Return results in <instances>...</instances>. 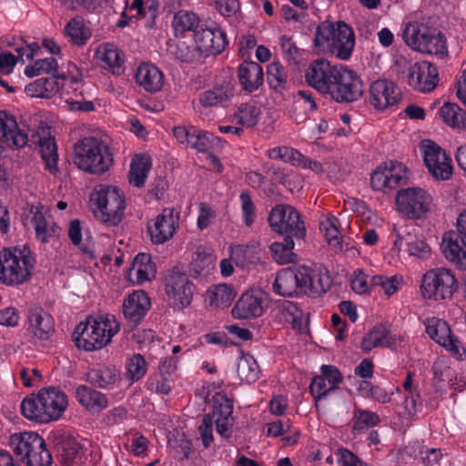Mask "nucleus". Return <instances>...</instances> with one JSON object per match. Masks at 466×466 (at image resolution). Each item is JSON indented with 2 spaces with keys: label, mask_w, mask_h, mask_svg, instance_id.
<instances>
[{
  "label": "nucleus",
  "mask_w": 466,
  "mask_h": 466,
  "mask_svg": "<svg viewBox=\"0 0 466 466\" xmlns=\"http://www.w3.org/2000/svg\"><path fill=\"white\" fill-rule=\"evenodd\" d=\"M67 406L66 394L55 387L44 388L21 402L22 414L30 420L50 422L61 417Z\"/></svg>",
  "instance_id": "2"
},
{
  "label": "nucleus",
  "mask_w": 466,
  "mask_h": 466,
  "mask_svg": "<svg viewBox=\"0 0 466 466\" xmlns=\"http://www.w3.org/2000/svg\"><path fill=\"white\" fill-rule=\"evenodd\" d=\"M403 177H370V184L374 191L388 194L397 189Z\"/></svg>",
  "instance_id": "59"
},
{
  "label": "nucleus",
  "mask_w": 466,
  "mask_h": 466,
  "mask_svg": "<svg viewBox=\"0 0 466 466\" xmlns=\"http://www.w3.org/2000/svg\"><path fill=\"white\" fill-rule=\"evenodd\" d=\"M294 238L284 237L283 242H274L269 248L274 260L279 264L294 262L296 254L293 252Z\"/></svg>",
  "instance_id": "51"
},
{
  "label": "nucleus",
  "mask_w": 466,
  "mask_h": 466,
  "mask_svg": "<svg viewBox=\"0 0 466 466\" xmlns=\"http://www.w3.org/2000/svg\"><path fill=\"white\" fill-rule=\"evenodd\" d=\"M401 100V93L398 86L388 79H379L370 86L369 103L375 109L383 111L397 106Z\"/></svg>",
  "instance_id": "17"
},
{
  "label": "nucleus",
  "mask_w": 466,
  "mask_h": 466,
  "mask_svg": "<svg viewBox=\"0 0 466 466\" xmlns=\"http://www.w3.org/2000/svg\"><path fill=\"white\" fill-rule=\"evenodd\" d=\"M213 409L211 413L205 414L198 427L200 438L205 448H208L213 438V424L217 432L228 440L232 435L234 425L233 400L223 392H217L212 398Z\"/></svg>",
  "instance_id": "5"
},
{
  "label": "nucleus",
  "mask_w": 466,
  "mask_h": 466,
  "mask_svg": "<svg viewBox=\"0 0 466 466\" xmlns=\"http://www.w3.org/2000/svg\"><path fill=\"white\" fill-rule=\"evenodd\" d=\"M118 378L119 373L114 367L100 366L87 372V380L97 388L106 389L116 383Z\"/></svg>",
  "instance_id": "47"
},
{
  "label": "nucleus",
  "mask_w": 466,
  "mask_h": 466,
  "mask_svg": "<svg viewBox=\"0 0 466 466\" xmlns=\"http://www.w3.org/2000/svg\"><path fill=\"white\" fill-rule=\"evenodd\" d=\"M150 306V299L146 292L135 291L125 299L123 312L128 321L137 324L144 319Z\"/></svg>",
  "instance_id": "28"
},
{
  "label": "nucleus",
  "mask_w": 466,
  "mask_h": 466,
  "mask_svg": "<svg viewBox=\"0 0 466 466\" xmlns=\"http://www.w3.org/2000/svg\"><path fill=\"white\" fill-rule=\"evenodd\" d=\"M201 25L198 14L188 10L176 12L171 22L173 33L177 38L186 37L188 33L194 35Z\"/></svg>",
  "instance_id": "34"
},
{
  "label": "nucleus",
  "mask_w": 466,
  "mask_h": 466,
  "mask_svg": "<svg viewBox=\"0 0 466 466\" xmlns=\"http://www.w3.org/2000/svg\"><path fill=\"white\" fill-rule=\"evenodd\" d=\"M353 419L355 420L353 430L357 431L376 426L380 420L377 413L359 408L355 409Z\"/></svg>",
  "instance_id": "60"
},
{
  "label": "nucleus",
  "mask_w": 466,
  "mask_h": 466,
  "mask_svg": "<svg viewBox=\"0 0 466 466\" xmlns=\"http://www.w3.org/2000/svg\"><path fill=\"white\" fill-rule=\"evenodd\" d=\"M102 66L113 75L120 76L125 72L124 55L114 45L106 44L100 53Z\"/></svg>",
  "instance_id": "39"
},
{
  "label": "nucleus",
  "mask_w": 466,
  "mask_h": 466,
  "mask_svg": "<svg viewBox=\"0 0 466 466\" xmlns=\"http://www.w3.org/2000/svg\"><path fill=\"white\" fill-rule=\"evenodd\" d=\"M234 94V86L230 82H224L201 93L198 100L204 107H227L230 104Z\"/></svg>",
  "instance_id": "30"
},
{
  "label": "nucleus",
  "mask_w": 466,
  "mask_h": 466,
  "mask_svg": "<svg viewBox=\"0 0 466 466\" xmlns=\"http://www.w3.org/2000/svg\"><path fill=\"white\" fill-rule=\"evenodd\" d=\"M269 226L274 232L283 237L303 239L306 227L298 210L290 205H277L268 218Z\"/></svg>",
  "instance_id": "11"
},
{
  "label": "nucleus",
  "mask_w": 466,
  "mask_h": 466,
  "mask_svg": "<svg viewBox=\"0 0 466 466\" xmlns=\"http://www.w3.org/2000/svg\"><path fill=\"white\" fill-rule=\"evenodd\" d=\"M393 233L395 234L393 248L398 252L401 250L402 247H406V248L410 247L418 238L415 228L410 226L397 228L394 225Z\"/></svg>",
  "instance_id": "58"
},
{
  "label": "nucleus",
  "mask_w": 466,
  "mask_h": 466,
  "mask_svg": "<svg viewBox=\"0 0 466 466\" xmlns=\"http://www.w3.org/2000/svg\"><path fill=\"white\" fill-rule=\"evenodd\" d=\"M135 271L137 277V283L142 284L145 281L151 280L155 278L156 270L155 266L151 262V258L148 254L140 253L133 260L131 268H129V276Z\"/></svg>",
  "instance_id": "45"
},
{
  "label": "nucleus",
  "mask_w": 466,
  "mask_h": 466,
  "mask_svg": "<svg viewBox=\"0 0 466 466\" xmlns=\"http://www.w3.org/2000/svg\"><path fill=\"white\" fill-rule=\"evenodd\" d=\"M408 85L421 93L431 92L439 82V71L435 65L420 61L410 65L407 70Z\"/></svg>",
  "instance_id": "16"
},
{
  "label": "nucleus",
  "mask_w": 466,
  "mask_h": 466,
  "mask_svg": "<svg viewBox=\"0 0 466 466\" xmlns=\"http://www.w3.org/2000/svg\"><path fill=\"white\" fill-rule=\"evenodd\" d=\"M43 208L41 204L37 206L27 204L29 214L32 215L29 221L35 231L36 238L43 243H47L54 238H57L62 232V228L54 221H49L46 218Z\"/></svg>",
  "instance_id": "23"
},
{
  "label": "nucleus",
  "mask_w": 466,
  "mask_h": 466,
  "mask_svg": "<svg viewBox=\"0 0 466 466\" xmlns=\"http://www.w3.org/2000/svg\"><path fill=\"white\" fill-rule=\"evenodd\" d=\"M420 148L431 175H452L451 158L437 143L424 139Z\"/></svg>",
  "instance_id": "19"
},
{
  "label": "nucleus",
  "mask_w": 466,
  "mask_h": 466,
  "mask_svg": "<svg viewBox=\"0 0 466 466\" xmlns=\"http://www.w3.org/2000/svg\"><path fill=\"white\" fill-rule=\"evenodd\" d=\"M362 81L360 76L352 69L340 66L327 95L338 103H350L357 101L363 95Z\"/></svg>",
  "instance_id": "12"
},
{
  "label": "nucleus",
  "mask_w": 466,
  "mask_h": 466,
  "mask_svg": "<svg viewBox=\"0 0 466 466\" xmlns=\"http://www.w3.org/2000/svg\"><path fill=\"white\" fill-rule=\"evenodd\" d=\"M280 46L284 59L290 65H298L300 53L295 43L283 35L280 37Z\"/></svg>",
  "instance_id": "64"
},
{
  "label": "nucleus",
  "mask_w": 466,
  "mask_h": 466,
  "mask_svg": "<svg viewBox=\"0 0 466 466\" xmlns=\"http://www.w3.org/2000/svg\"><path fill=\"white\" fill-rule=\"evenodd\" d=\"M426 332L431 339L447 349L457 359L462 360L465 356L466 350L463 349L462 352L460 351V341L452 335L446 321L434 318L428 319Z\"/></svg>",
  "instance_id": "20"
},
{
  "label": "nucleus",
  "mask_w": 466,
  "mask_h": 466,
  "mask_svg": "<svg viewBox=\"0 0 466 466\" xmlns=\"http://www.w3.org/2000/svg\"><path fill=\"white\" fill-rule=\"evenodd\" d=\"M263 296L260 290L242 294L232 309L233 317L248 319L261 316L265 309Z\"/></svg>",
  "instance_id": "26"
},
{
  "label": "nucleus",
  "mask_w": 466,
  "mask_h": 466,
  "mask_svg": "<svg viewBox=\"0 0 466 466\" xmlns=\"http://www.w3.org/2000/svg\"><path fill=\"white\" fill-rule=\"evenodd\" d=\"M177 221V212L173 208H164L162 213L156 217L154 224L147 227L152 241L162 244L170 239L176 232Z\"/></svg>",
  "instance_id": "24"
},
{
  "label": "nucleus",
  "mask_w": 466,
  "mask_h": 466,
  "mask_svg": "<svg viewBox=\"0 0 466 466\" xmlns=\"http://www.w3.org/2000/svg\"><path fill=\"white\" fill-rule=\"evenodd\" d=\"M159 8L157 0H134L131 4V9L137 11L138 18H145L148 16V26L152 27L155 25L156 18Z\"/></svg>",
  "instance_id": "55"
},
{
  "label": "nucleus",
  "mask_w": 466,
  "mask_h": 466,
  "mask_svg": "<svg viewBox=\"0 0 466 466\" xmlns=\"http://www.w3.org/2000/svg\"><path fill=\"white\" fill-rule=\"evenodd\" d=\"M305 269H291L289 268L279 270L273 283V290L282 297L302 295V281L308 279Z\"/></svg>",
  "instance_id": "22"
},
{
  "label": "nucleus",
  "mask_w": 466,
  "mask_h": 466,
  "mask_svg": "<svg viewBox=\"0 0 466 466\" xmlns=\"http://www.w3.org/2000/svg\"><path fill=\"white\" fill-rule=\"evenodd\" d=\"M398 276L385 277L382 275H375L370 279V287L373 289L380 288L387 296H391L399 289Z\"/></svg>",
  "instance_id": "61"
},
{
  "label": "nucleus",
  "mask_w": 466,
  "mask_h": 466,
  "mask_svg": "<svg viewBox=\"0 0 466 466\" xmlns=\"http://www.w3.org/2000/svg\"><path fill=\"white\" fill-rule=\"evenodd\" d=\"M152 167V158L147 153L134 155L128 175H147Z\"/></svg>",
  "instance_id": "62"
},
{
  "label": "nucleus",
  "mask_w": 466,
  "mask_h": 466,
  "mask_svg": "<svg viewBox=\"0 0 466 466\" xmlns=\"http://www.w3.org/2000/svg\"><path fill=\"white\" fill-rule=\"evenodd\" d=\"M24 73L28 77H34L41 74L50 75V77L56 79L65 80L66 75L58 72V63L55 57H46L44 59H37L33 64L25 66Z\"/></svg>",
  "instance_id": "40"
},
{
  "label": "nucleus",
  "mask_w": 466,
  "mask_h": 466,
  "mask_svg": "<svg viewBox=\"0 0 466 466\" xmlns=\"http://www.w3.org/2000/svg\"><path fill=\"white\" fill-rule=\"evenodd\" d=\"M267 81L269 87L282 94L288 88V76L284 66L279 62H272L267 68Z\"/></svg>",
  "instance_id": "49"
},
{
  "label": "nucleus",
  "mask_w": 466,
  "mask_h": 466,
  "mask_svg": "<svg viewBox=\"0 0 466 466\" xmlns=\"http://www.w3.org/2000/svg\"><path fill=\"white\" fill-rule=\"evenodd\" d=\"M44 444L45 440L33 431L15 433L10 437V446L14 452L21 457L22 461L34 451V449H40Z\"/></svg>",
  "instance_id": "33"
},
{
  "label": "nucleus",
  "mask_w": 466,
  "mask_h": 466,
  "mask_svg": "<svg viewBox=\"0 0 466 466\" xmlns=\"http://www.w3.org/2000/svg\"><path fill=\"white\" fill-rule=\"evenodd\" d=\"M237 292L231 285L219 284L209 289L206 294V300L210 307H228L235 299Z\"/></svg>",
  "instance_id": "42"
},
{
  "label": "nucleus",
  "mask_w": 466,
  "mask_h": 466,
  "mask_svg": "<svg viewBox=\"0 0 466 466\" xmlns=\"http://www.w3.org/2000/svg\"><path fill=\"white\" fill-rule=\"evenodd\" d=\"M402 37L407 46L415 51L441 56L448 52L445 36L437 28L425 23H408Z\"/></svg>",
  "instance_id": "8"
},
{
  "label": "nucleus",
  "mask_w": 466,
  "mask_h": 466,
  "mask_svg": "<svg viewBox=\"0 0 466 466\" xmlns=\"http://www.w3.org/2000/svg\"><path fill=\"white\" fill-rule=\"evenodd\" d=\"M56 455L63 466H82L88 459V451L75 438L60 431L51 436Z\"/></svg>",
  "instance_id": "13"
},
{
  "label": "nucleus",
  "mask_w": 466,
  "mask_h": 466,
  "mask_svg": "<svg viewBox=\"0 0 466 466\" xmlns=\"http://www.w3.org/2000/svg\"><path fill=\"white\" fill-rule=\"evenodd\" d=\"M147 370V364L141 354H134L127 361V378L132 382L142 379Z\"/></svg>",
  "instance_id": "57"
},
{
  "label": "nucleus",
  "mask_w": 466,
  "mask_h": 466,
  "mask_svg": "<svg viewBox=\"0 0 466 466\" xmlns=\"http://www.w3.org/2000/svg\"><path fill=\"white\" fill-rule=\"evenodd\" d=\"M338 219L335 217L326 218L324 221L320 222V228L325 231L326 239L335 252L349 250L348 243L345 244L346 248H344L343 240L336 225Z\"/></svg>",
  "instance_id": "50"
},
{
  "label": "nucleus",
  "mask_w": 466,
  "mask_h": 466,
  "mask_svg": "<svg viewBox=\"0 0 466 466\" xmlns=\"http://www.w3.org/2000/svg\"><path fill=\"white\" fill-rule=\"evenodd\" d=\"M262 115V109L256 100H249L238 106L234 118L237 124L245 127H255Z\"/></svg>",
  "instance_id": "41"
},
{
  "label": "nucleus",
  "mask_w": 466,
  "mask_h": 466,
  "mask_svg": "<svg viewBox=\"0 0 466 466\" xmlns=\"http://www.w3.org/2000/svg\"><path fill=\"white\" fill-rule=\"evenodd\" d=\"M397 210L408 219L420 220L431 213L433 199L432 197L420 187H408L397 191Z\"/></svg>",
  "instance_id": "9"
},
{
  "label": "nucleus",
  "mask_w": 466,
  "mask_h": 466,
  "mask_svg": "<svg viewBox=\"0 0 466 466\" xmlns=\"http://www.w3.org/2000/svg\"><path fill=\"white\" fill-rule=\"evenodd\" d=\"M27 332L33 338L47 339L55 331L51 315L43 309H30L27 317Z\"/></svg>",
  "instance_id": "31"
},
{
  "label": "nucleus",
  "mask_w": 466,
  "mask_h": 466,
  "mask_svg": "<svg viewBox=\"0 0 466 466\" xmlns=\"http://www.w3.org/2000/svg\"><path fill=\"white\" fill-rule=\"evenodd\" d=\"M74 164L91 175H103L113 165V152L101 138L86 137L74 146Z\"/></svg>",
  "instance_id": "3"
},
{
  "label": "nucleus",
  "mask_w": 466,
  "mask_h": 466,
  "mask_svg": "<svg viewBox=\"0 0 466 466\" xmlns=\"http://www.w3.org/2000/svg\"><path fill=\"white\" fill-rule=\"evenodd\" d=\"M443 122L454 128H466V111L457 104L447 102L439 110Z\"/></svg>",
  "instance_id": "46"
},
{
  "label": "nucleus",
  "mask_w": 466,
  "mask_h": 466,
  "mask_svg": "<svg viewBox=\"0 0 466 466\" xmlns=\"http://www.w3.org/2000/svg\"><path fill=\"white\" fill-rule=\"evenodd\" d=\"M230 258L242 268L260 260V247L256 241L236 245L230 248Z\"/></svg>",
  "instance_id": "36"
},
{
  "label": "nucleus",
  "mask_w": 466,
  "mask_h": 466,
  "mask_svg": "<svg viewBox=\"0 0 466 466\" xmlns=\"http://www.w3.org/2000/svg\"><path fill=\"white\" fill-rule=\"evenodd\" d=\"M194 40L205 59L221 54L228 45L226 32L216 23L202 24L196 31Z\"/></svg>",
  "instance_id": "14"
},
{
  "label": "nucleus",
  "mask_w": 466,
  "mask_h": 466,
  "mask_svg": "<svg viewBox=\"0 0 466 466\" xmlns=\"http://www.w3.org/2000/svg\"><path fill=\"white\" fill-rule=\"evenodd\" d=\"M137 84L148 93L161 90L164 84V75L160 69L152 63H142L135 74Z\"/></svg>",
  "instance_id": "29"
},
{
  "label": "nucleus",
  "mask_w": 466,
  "mask_h": 466,
  "mask_svg": "<svg viewBox=\"0 0 466 466\" xmlns=\"http://www.w3.org/2000/svg\"><path fill=\"white\" fill-rule=\"evenodd\" d=\"M314 44L316 46L327 45L332 55L347 61L351 57L355 46V34L344 21H323L317 27Z\"/></svg>",
  "instance_id": "7"
},
{
  "label": "nucleus",
  "mask_w": 466,
  "mask_h": 466,
  "mask_svg": "<svg viewBox=\"0 0 466 466\" xmlns=\"http://www.w3.org/2000/svg\"><path fill=\"white\" fill-rule=\"evenodd\" d=\"M35 258L28 248H4L0 250V282L19 286L33 274Z\"/></svg>",
  "instance_id": "6"
},
{
  "label": "nucleus",
  "mask_w": 466,
  "mask_h": 466,
  "mask_svg": "<svg viewBox=\"0 0 466 466\" xmlns=\"http://www.w3.org/2000/svg\"><path fill=\"white\" fill-rule=\"evenodd\" d=\"M26 466H51L53 460L49 451L46 447V443L42 448L35 450L23 461Z\"/></svg>",
  "instance_id": "63"
},
{
  "label": "nucleus",
  "mask_w": 466,
  "mask_h": 466,
  "mask_svg": "<svg viewBox=\"0 0 466 466\" xmlns=\"http://www.w3.org/2000/svg\"><path fill=\"white\" fill-rule=\"evenodd\" d=\"M441 248L446 259L461 269L466 268V239L461 238L460 233H444Z\"/></svg>",
  "instance_id": "25"
},
{
  "label": "nucleus",
  "mask_w": 466,
  "mask_h": 466,
  "mask_svg": "<svg viewBox=\"0 0 466 466\" xmlns=\"http://www.w3.org/2000/svg\"><path fill=\"white\" fill-rule=\"evenodd\" d=\"M165 290L179 308L187 307L192 300L194 285L187 274L177 268L168 270L165 276Z\"/></svg>",
  "instance_id": "15"
},
{
  "label": "nucleus",
  "mask_w": 466,
  "mask_h": 466,
  "mask_svg": "<svg viewBox=\"0 0 466 466\" xmlns=\"http://www.w3.org/2000/svg\"><path fill=\"white\" fill-rule=\"evenodd\" d=\"M238 78L243 90L252 93L263 84V68L257 62L244 61L238 66Z\"/></svg>",
  "instance_id": "32"
},
{
  "label": "nucleus",
  "mask_w": 466,
  "mask_h": 466,
  "mask_svg": "<svg viewBox=\"0 0 466 466\" xmlns=\"http://www.w3.org/2000/svg\"><path fill=\"white\" fill-rule=\"evenodd\" d=\"M457 288L458 283L451 270L437 268L422 276L420 292L426 299L444 300L451 299Z\"/></svg>",
  "instance_id": "10"
},
{
  "label": "nucleus",
  "mask_w": 466,
  "mask_h": 466,
  "mask_svg": "<svg viewBox=\"0 0 466 466\" xmlns=\"http://www.w3.org/2000/svg\"><path fill=\"white\" fill-rule=\"evenodd\" d=\"M268 157L271 159H279L286 163H290L293 166H298L303 168H309L314 173L318 174L322 171V165L318 161H313L310 158L303 156L298 150L289 147H273L268 152Z\"/></svg>",
  "instance_id": "27"
},
{
  "label": "nucleus",
  "mask_w": 466,
  "mask_h": 466,
  "mask_svg": "<svg viewBox=\"0 0 466 466\" xmlns=\"http://www.w3.org/2000/svg\"><path fill=\"white\" fill-rule=\"evenodd\" d=\"M59 80L56 77L38 78L26 85L25 92L31 97L51 98L62 88Z\"/></svg>",
  "instance_id": "37"
},
{
  "label": "nucleus",
  "mask_w": 466,
  "mask_h": 466,
  "mask_svg": "<svg viewBox=\"0 0 466 466\" xmlns=\"http://www.w3.org/2000/svg\"><path fill=\"white\" fill-rule=\"evenodd\" d=\"M170 53L183 63L201 64L204 62V55L200 53L197 45H188L185 41H179L176 46H169Z\"/></svg>",
  "instance_id": "44"
},
{
  "label": "nucleus",
  "mask_w": 466,
  "mask_h": 466,
  "mask_svg": "<svg viewBox=\"0 0 466 466\" xmlns=\"http://www.w3.org/2000/svg\"><path fill=\"white\" fill-rule=\"evenodd\" d=\"M89 203L95 218L106 228L119 225L124 218L126 200L116 187H96L89 195Z\"/></svg>",
  "instance_id": "4"
},
{
  "label": "nucleus",
  "mask_w": 466,
  "mask_h": 466,
  "mask_svg": "<svg viewBox=\"0 0 466 466\" xmlns=\"http://www.w3.org/2000/svg\"><path fill=\"white\" fill-rule=\"evenodd\" d=\"M302 269H305L306 278L309 279H304L305 281L301 283L302 295L316 298L321 296L329 289L330 279L329 276L316 273L307 268H302Z\"/></svg>",
  "instance_id": "38"
},
{
  "label": "nucleus",
  "mask_w": 466,
  "mask_h": 466,
  "mask_svg": "<svg viewBox=\"0 0 466 466\" xmlns=\"http://www.w3.org/2000/svg\"><path fill=\"white\" fill-rule=\"evenodd\" d=\"M39 152L46 170L50 173L56 172L58 154L55 139L52 137L41 139Z\"/></svg>",
  "instance_id": "52"
},
{
  "label": "nucleus",
  "mask_w": 466,
  "mask_h": 466,
  "mask_svg": "<svg viewBox=\"0 0 466 466\" xmlns=\"http://www.w3.org/2000/svg\"><path fill=\"white\" fill-rule=\"evenodd\" d=\"M321 374L315 376L309 385V390L313 396L316 404L318 401L339 388L342 382V375L340 371L331 365H322L320 368Z\"/></svg>",
  "instance_id": "21"
},
{
  "label": "nucleus",
  "mask_w": 466,
  "mask_h": 466,
  "mask_svg": "<svg viewBox=\"0 0 466 466\" xmlns=\"http://www.w3.org/2000/svg\"><path fill=\"white\" fill-rule=\"evenodd\" d=\"M79 403L92 413H99L108 405L106 396L87 386H79L76 390Z\"/></svg>",
  "instance_id": "35"
},
{
  "label": "nucleus",
  "mask_w": 466,
  "mask_h": 466,
  "mask_svg": "<svg viewBox=\"0 0 466 466\" xmlns=\"http://www.w3.org/2000/svg\"><path fill=\"white\" fill-rule=\"evenodd\" d=\"M339 67L331 66L327 59L317 58L309 64L306 70V82L319 93L327 94L333 80H336Z\"/></svg>",
  "instance_id": "18"
},
{
  "label": "nucleus",
  "mask_w": 466,
  "mask_h": 466,
  "mask_svg": "<svg viewBox=\"0 0 466 466\" xmlns=\"http://www.w3.org/2000/svg\"><path fill=\"white\" fill-rule=\"evenodd\" d=\"M387 335V329L383 326L374 327L362 338L361 350L369 352L373 348L385 345Z\"/></svg>",
  "instance_id": "56"
},
{
  "label": "nucleus",
  "mask_w": 466,
  "mask_h": 466,
  "mask_svg": "<svg viewBox=\"0 0 466 466\" xmlns=\"http://www.w3.org/2000/svg\"><path fill=\"white\" fill-rule=\"evenodd\" d=\"M214 256L204 247H198L192 255L190 270L196 276L208 275L214 268Z\"/></svg>",
  "instance_id": "48"
},
{
  "label": "nucleus",
  "mask_w": 466,
  "mask_h": 466,
  "mask_svg": "<svg viewBox=\"0 0 466 466\" xmlns=\"http://www.w3.org/2000/svg\"><path fill=\"white\" fill-rule=\"evenodd\" d=\"M66 34L71 38L75 45L82 46L89 38L88 29L80 17H74L68 21L65 27Z\"/></svg>",
  "instance_id": "54"
},
{
  "label": "nucleus",
  "mask_w": 466,
  "mask_h": 466,
  "mask_svg": "<svg viewBox=\"0 0 466 466\" xmlns=\"http://www.w3.org/2000/svg\"><path fill=\"white\" fill-rule=\"evenodd\" d=\"M238 374L242 381H256L259 375V367L256 360L250 355L242 356L238 363Z\"/></svg>",
  "instance_id": "53"
},
{
  "label": "nucleus",
  "mask_w": 466,
  "mask_h": 466,
  "mask_svg": "<svg viewBox=\"0 0 466 466\" xmlns=\"http://www.w3.org/2000/svg\"><path fill=\"white\" fill-rule=\"evenodd\" d=\"M120 329L115 315L99 314L88 317L78 324L73 332V340L78 349L86 351L100 350L111 342L112 337Z\"/></svg>",
  "instance_id": "1"
},
{
  "label": "nucleus",
  "mask_w": 466,
  "mask_h": 466,
  "mask_svg": "<svg viewBox=\"0 0 466 466\" xmlns=\"http://www.w3.org/2000/svg\"><path fill=\"white\" fill-rule=\"evenodd\" d=\"M221 146V139L212 133L197 129L193 130L188 147L196 149L198 152L209 153Z\"/></svg>",
  "instance_id": "43"
}]
</instances>
